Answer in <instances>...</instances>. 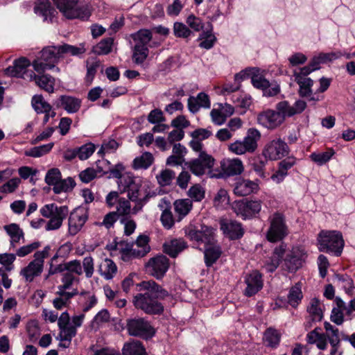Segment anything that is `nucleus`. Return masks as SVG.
I'll list each match as a JSON object with an SVG mask.
<instances>
[{
    "label": "nucleus",
    "mask_w": 355,
    "mask_h": 355,
    "mask_svg": "<svg viewBox=\"0 0 355 355\" xmlns=\"http://www.w3.org/2000/svg\"><path fill=\"white\" fill-rule=\"evenodd\" d=\"M141 292L133 297L134 306L148 315H159L164 311L163 304L159 300L169 296L168 292L153 280L143 281L137 284Z\"/></svg>",
    "instance_id": "1"
},
{
    "label": "nucleus",
    "mask_w": 355,
    "mask_h": 355,
    "mask_svg": "<svg viewBox=\"0 0 355 355\" xmlns=\"http://www.w3.org/2000/svg\"><path fill=\"white\" fill-rule=\"evenodd\" d=\"M119 187L121 192L127 191L128 199L135 203L132 208L133 214L141 210L149 198L155 196V193H151L147 187L142 185L140 179L130 175L121 178Z\"/></svg>",
    "instance_id": "2"
},
{
    "label": "nucleus",
    "mask_w": 355,
    "mask_h": 355,
    "mask_svg": "<svg viewBox=\"0 0 355 355\" xmlns=\"http://www.w3.org/2000/svg\"><path fill=\"white\" fill-rule=\"evenodd\" d=\"M318 249L320 252H332L340 256L344 247L342 234L336 230H322L318 236Z\"/></svg>",
    "instance_id": "3"
},
{
    "label": "nucleus",
    "mask_w": 355,
    "mask_h": 355,
    "mask_svg": "<svg viewBox=\"0 0 355 355\" xmlns=\"http://www.w3.org/2000/svg\"><path fill=\"white\" fill-rule=\"evenodd\" d=\"M40 212L43 217L49 218L46 221L45 230L53 231L61 227L63 220L68 215L69 209L67 206H58L55 203H50L44 205Z\"/></svg>",
    "instance_id": "4"
},
{
    "label": "nucleus",
    "mask_w": 355,
    "mask_h": 355,
    "mask_svg": "<svg viewBox=\"0 0 355 355\" xmlns=\"http://www.w3.org/2000/svg\"><path fill=\"white\" fill-rule=\"evenodd\" d=\"M261 139L260 132L255 128L248 129L243 140H236L231 143L228 149L234 154L241 155L254 153L258 147V141Z\"/></svg>",
    "instance_id": "5"
},
{
    "label": "nucleus",
    "mask_w": 355,
    "mask_h": 355,
    "mask_svg": "<svg viewBox=\"0 0 355 355\" xmlns=\"http://www.w3.org/2000/svg\"><path fill=\"white\" fill-rule=\"evenodd\" d=\"M50 250L51 247L46 245L42 250L35 252L34 259L21 270L20 275L26 282H31L35 277L41 275L44 269V259L49 256Z\"/></svg>",
    "instance_id": "6"
},
{
    "label": "nucleus",
    "mask_w": 355,
    "mask_h": 355,
    "mask_svg": "<svg viewBox=\"0 0 355 355\" xmlns=\"http://www.w3.org/2000/svg\"><path fill=\"white\" fill-rule=\"evenodd\" d=\"M40 53V57L32 63L35 71L38 73H44L46 69H53L62 57L60 46L45 47Z\"/></svg>",
    "instance_id": "7"
},
{
    "label": "nucleus",
    "mask_w": 355,
    "mask_h": 355,
    "mask_svg": "<svg viewBox=\"0 0 355 355\" xmlns=\"http://www.w3.org/2000/svg\"><path fill=\"white\" fill-rule=\"evenodd\" d=\"M60 12L67 19H87L90 12L86 6H80L78 0H53Z\"/></svg>",
    "instance_id": "8"
},
{
    "label": "nucleus",
    "mask_w": 355,
    "mask_h": 355,
    "mask_svg": "<svg viewBox=\"0 0 355 355\" xmlns=\"http://www.w3.org/2000/svg\"><path fill=\"white\" fill-rule=\"evenodd\" d=\"M270 227L266 233L267 239L270 242H277L282 240L288 234V227L284 216L278 211L269 218Z\"/></svg>",
    "instance_id": "9"
},
{
    "label": "nucleus",
    "mask_w": 355,
    "mask_h": 355,
    "mask_svg": "<svg viewBox=\"0 0 355 355\" xmlns=\"http://www.w3.org/2000/svg\"><path fill=\"white\" fill-rule=\"evenodd\" d=\"M126 329L130 336L145 340L151 338L155 334V329L144 318L128 319Z\"/></svg>",
    "instance_id": "10"
},
{
    "label": "nucleus",
    "mask_w": 355,
    "mask_h": 355,
    "mask_svg": "<svg viewBox=\"0 0 355 355\" xmlns=\"http://www.w3.org/2000/svg\"><path fill=\"white\" fill-rule=\"evenodd\" d=\"M186 236L196 243L198 248L205 245L215 239L214 230L209 226L200 225V227L193 225H189L184 230Z\"/></svg>",
    "instance_id": "11"
},
{
    "label": "nucleus",
    "mask_w": 355,
    "mask_h": 355,
    "mask_svg": "<svg viewBox=\"0 0 355 355\" xmlns=\"http://www.w3.org/2000/svg\"><path fill=\"white\" fill-rule=\"evenodd\" d=\"M45 182L48 185L53 187V190L55 193L67 192L72 190L76 186V182L71 178L62 180L60 171L57 168H51L47 171Z\"/></svg>",
    "instance_id": "12"
},
{
    "label": "nucleus",
    "mask_w": 355,
    "mask_h": 355,
    "mask_svg": "<svg viewBox=\"0 0 355 355\" xmlns=\"http://www.w3.org/2000/svg\"><path fill=\"white\" fill-rule=\"evenodd\" d=\"M261 203L262 202L259 200H249L244 198L233 202L232 208L238 216L246 220L254 217L260 212Z\"/></svg>",
    "instance_id": "13"
},
{
    "label": "nucleus",
    "mask_w": 355,
    "mask_h": 355,
    "mask_svg": "<svg viewBox=\"0 0 355 355\" xmlns=\"http://www.w3.org/2000/svg\"><path fill=\"white\" fill-rule=\"evenodd\" d=\"M290 148L286 142L281 138H275L266 144L262 155L266 159L276 161L288 156Z\"/></svg>",
    "instance_id": "14"
},
{
    "label": "nucleus",
    "mask_w": 355,
    "mask_h": 355,
    "mask_svg": "<svg viewBox=\"0 0 355 355\" xmlns=\"http://www.w3.org/2000/svg\"><path fill=\"white\" fill-rule=\"evenodd\" d=\"M214 164V159L205 152H200L197 158L185 162V166L197 176L204 175L207 171H210Z\"/></svg>",
    "instance_id": "15"
},
{
    "label": "nucleus",
    "mask_w": 355,
    "mask_h": 355,
    "mask_svg": "<svg viewBox=\"0 0 355 355\" xmlns=\"http://www.w3.org/2000/svg\"><path fill=\"white\" fill-rule=\"evenodd\" d=\"M150 251L148 245V237L145 235L138 236L135 243L131 248H125L121 249L122 259L124 261L128 260L130 258H139L144 257Z\"/></svg>",
    "instance_id": "16"
},
{
    "label": "nucleus",
    "mask_w": 355,
    "mask_h": 355,
    "mask_svg": "<svg viewBox=\"0 0 355 355\" xmlns=\"http://www.w3.org/2000/svg\"><path fill=\"white\" fill-rule=\"evenodd\" d=\"M88 210L84 207H78L71 212L68 219L69 233L74 236L83 228L88 219Z\"/></svg>",
    "instance_id": "17"
},
{
    "label": "nucleus",
    "mask_w": 355,
    "mask_h": 355,
    "mask_svg": "<svg viewBox=\"0 0 355 355\" xmlns=\"http://www.w3.org/2000/svg\"><path fill=\"white\" fill-rule=\"evenodd\" d=\"M306 107V103L302 100H297L293 104L288 101H282L277 103L275 106L278 113L283 117L284 121L287 117L289 118L301 114Z\"/></svg>",
    "instance_id": "18"
},
{
    "label": "nucleus",
    "mask_w": 355,
    "mask_h": 355,
    "mask_svg": "<svg viewBox=\"0 0 355 355\" xmlns=\"http://www.w3.org/2000/svg\"><path fill=\"white\" fill-rule=\"evenodd\" d=\"M168 267V259L164 255L153 257L146 264L148 271L157 279L163 277Z\"/></svg>",
    "instance_id": "19"
},
{
    "label": "nucleus",
    "mask_w": 355,
    "mask_h": 355,
    "mask_svg": "<svg viewBox=\"0 0 355 355\" xmlns=\"http://www.w3.org/2000/svg\"><path fill=\"white\" fill-rule=\"evenodd\" d=\"M259 124L268 129H275L284 121L277 110H267L260 113L257 116Z\"/></svg>",
    "instance_id": "20"
},
{
    "label": "nucleus",
    "mask_w": 355,
    "mask_h": 355,
    "mask_svg": "<svg viewBox=\"0 0 355 355\" xmlns=\"http://www.w3.org/2000/svg\"><path fill=\"white\" fill-rule=\"evenodd\" d=\"M30 65V61L27 58L22 57L16 60L14 62L13 66L6 68L5 69V73L6 75L10 76L21 78L29 80V76L28 74L31 71L27 70V67Z\"/></svg>",
    "instance_id": "21"
},
{
    "label": "nucleus",
    "mask_w": 355,
    "mask_h": 355,
    "mask_svg": "<svg viewBox=\"0 0 355 355\" xmlns=\"http://www.w3.org/2000/svg\"><path fill=\"white\" fill-rule=\"evenodd\" d=\"M58 324L60 330L57 337L58 340L69 341L76 335L74 327H69L70 317L67 311L63 312L59 318L58 317Z\"/></svg>",
    "instance_id": "22"
},
{
    "label": "nucleus",
    "mask_w": 355,
    "mask_h": 355,
    "mask_svg": "<svg viewBox=\"0 0 355 355\" xmlns=\"http://www.w3.org/2000/svg\"><path fill=\"white\" fill-rule=\"evenodd\" d=\"M220 225L223 234L232 240L239 239L243 236L242 225L236 220H222Z\"/></svg>",
    "instance_id": "23"
},
{
    "label": "nucleus",
    "mask_w": 355,
    "mask_h": 355,
    "mask_svg": "<svg viewBox=\"0 0 355 355\" xmlns=\"http://www.w3.org/2000/svg\"><path fill=\"white\" fill-rule=\"evenodd\" d=\"M245 282L247 285L245 289V295L248 297L255 295L263 287L262 276L257 270H254L246 275Z\"/></svg>",
    "instance_id": "24"
},
{
    "label": "nucleus",
    "mask_w": 355,
    "mask_h": 355,
    "mask_svg": "<svg viewBox=\"0 0 355 355\" xmlns=\"http://www.w3.org/2000/svg\"><path fill=\"white\" fill-rule=\"evenodd\" d=\"M278 163L277 171L272 175L271 179L276 183L282 182L288 175V171L297 164V158L294 156H286Z\"/></svg>",
    "instance_id": "25"
},
{
    "label": "nucleus",
    "mask_w": 355,
    "mask_h": 355,
    "mask_svg": "<svg viewBox=\"0 0 355 355\" xmlns=\"http://www.w3.org/2000/svg\"><path fill=\"white\" fill-rule=\"evenodd\" d=\"M57 107L66 110L69 114L77 112L81 106V100L68 95L60 96L54 103Z\"/></svg>",
    "instance_id": "26"
},
{
    "label": "nucleus",
    "mask_w": 355,
    "mask_h": 355,
    "mask_svg": "<svg viewBox=\"0 0 355 355\" xmlns=\"http://www.w3.org/2000/svg\"><path fill=\"white\" fill-rule=\"evenodd\" d=\"M29 80H34L35 84L41 89L48 93L54 92L55 78L49 74L40 73L36 75L33 71H31L28 74Z\"/></svg>",
    "instance_id": "27"
},
{
    "label": "nucleus",
    "mask_w": 355,
    "mask_h": 355,
    "mask_svg": "<svg viewBox=\"0 0 355 355\" xmlns=\"http://www.w3.org/2000/svg\"><path fill=\"white\" fill-rule=\"evenodd\" d=\"M205 263L207 267L211 266L219 259L222 250L216 239L204 245Z\"/></svg>",
    "instance_id": "28"
},
{
    "label": "nucleus",
    "mask_w": 355,
    "mask_h": 355,
    "mask_svg": "<svg viewBox=\"0 0 355 355\" xmlns=\"http://www.w3.org/2000/svg\"><path fill=\"white\" fill-rule=\"evenodd\" d=\"M234 193L238 196L251 194L258 189V184L249 180L239 179L233 185Z\"/></svg>",
    "instance_id": "29"
},
{
    "label": "nucleus",
    "mask_w": 355,
    "mask_h": 355,
    "mask_svg": "<svg viewBox=\"0 0 355 355\" xmlns=\"http://www.w3.org/2000/svg\"><path fill=\"white\" fill-rule=\"evenodd\" d=\"M188 247L183 239H173L166 241L163 245L164 251L170 257L175 258Z\"/></svg>",
    "instance_id": "30"
},
{
    "label": "nucleus",
    "mask_w": 355,
    "mask_h": 355,
    "mask_svg": "<svg viewBox=\"0 0 355 355\" xmlns=\"http://www.w3.org/2000/svg\"><path fill=\"white\" fill-rule=\"evenodd\" d=\"M221 169L224 175L232 176L241 174L244 168L241 160L239 158H234L222 162Z\"/></svg>",
    "instance_id": "31"
},
{
    "label": "nucleus",
    "mask_w": 355,
    "mask_h": 355,
    "mask_svg": "<svg viewBox=\"0 0 355 355\" xmlns=\"http://www.w3.org/2000/svg\"><path fill=\"white\" fill-rule=\"evenodd\" d=\"M4 230L10 236V248L15 249L21 239H24V233L19 225L11 223L3 227Z\"/></svg>",
    "instance_id": "32"
},
{
    "label": "nucleus",
    "mask_w": 355,
    "mask_h": 355,
    "mask_svg": "<svg viewBox=\"0 0 355 355\" xmlns=\"http://www.w3.org/2000/svg\"><path fill=\"white\" fill-rule=\"evenodd\" d=\"M78 293L76 288H73L71 291H62L58 289L55 293L57 297L53 300V306L58 310L68 306L71 299Z\"/></svg>",
    "instance_id": "33"
},
{
    "label": "nucleus",
    "mask_w": 355,
    "mask_h": 355,
    "mask_svg": "<svg viewBox=\"0 0 355 355\" xmlns=\"http://www.w3.org/2000/svg\"><path fill=\"white\" fill-rule=\"evenodd\" d=\"M34 10L37 15L42 16L44 21L49 19L51 21L56 12L49 0H37Z\"/></svg>",
    "instance_id": "34"
},
{
    "label": "nucleus",
    "mask_w": 355,
    "mask_h": 355,
    "mask_svg": "<svg viewBox=\"0 0 355 355\" xmlns=\"http://www.w3.org/2000/svg\"><path fill=\"white\" fill-rule=\"evenodd\" d=\"M324 328L325 332L322 333V335L324 336L323 340L326 345V349L327 348V342H329L330 345H334L340 344V333L338 328L334 327L328 322H324Z\"/></svg>",
    "instance_id": "35"
},
{
    "label": "nucleus",
    "mask_w": 355,
    "mask_h": 355,
    "mask_svg": "<svg viewBox=\"0 0 355 355\" xmlns=\"http://www.w3.org/2000/svg\"><path fill=\"white\" fill-rule=\"evenodd\" d=\"M158 206L163 210L160 218L163 226L168 230L171 229L174 225V220L171 211L168 209L170 202L164 198L160 200Z\"/></svg>",
    "instance_id": "36"
},
{
    "label": "nucleus",
    "mask_w": 355,
    "mask_h": 355,
    "mask_svg": "<svg viewBox=\"0 0 355 355\" xmlns=\"http://www.w3.org/2000/svg\"><path fill=\"white\" fill-rule=\"evenodd\" d=\"M281 334L275 328L268 327L263 334V341L266 346L276 348L279 345Z\"/></svg>",
    "instance_id": "37"
},
{
    "label": "nucleus",
    "mask_w": 355,
    "mask_h": 355,
    "mask_svg": "<svg viewBox=\"0 0 355 355\" xmlns=\"http://www.w3.org/2000/svg\"><path fill=\"white\" fill-rule=\"evenodd\" d=\"M122 355H146V352L142 343L136 340L124 344Z\"/></svg>",
    "instance_id": "38"
},
{
    "label": "nucleus",
    "mask_w": 355,
    "mask_h": 355,
    "mask_svg": "<svg viewBox=\"0 0 355 355\" xmlns=\"http://www.w3.org/2000/svg\"><path fill=\"white\" fill-rule=\"evenodd\" d=\"M343 55V53L340 51L330 53H320L318 55H315L312 60L313 65L317 66L320 69L321 64H326L332 62Z\"/></svg>",
    "instance_id": "39"
},
{
    "label": "nucleus",
    "mask_w": 355,
    "mask_h": 355,
    "mask_svg": "<svg viewBox=\"0 0 355 355\" xmlns=\"http://www.w3.org/2000/svg\"><path fill=\"white\" fill-rule=\"evenodd\" d=\"M334 283L345 289L349 295H353L355 291V287L352 279L347 275L337 274L334 277Z\"/></svg>",
    "instance_id": "40"
},
{
    "label": "nucleus",
    "mask_w": 355,
    "mask_h": 355,
    "mask_svg": "<svg viewBox=\"0 0 355 355\" xmlns=\"http://www.w3.org/2000/svg\"><path fill=\"white\" fill-rule=\"evenodd\" d=\"M295 80L299 85V94L301 96L308 97L311 94V87L313 84V80L310 78L304 77V76H297Z\"/></svg>",
    "instance_id": "41"
},
{
    "label": "nucleus",
    "mask_w": 355,
    "mask_h": 355,
    "mask_svg": "<svg viewBox=\"0 0 355 355\" xmlns=\"http://www.w3.org/2000/svg\"><path fill=\"white\" fill-rule=\"evenodd\" d=\"M153 155L149 152H145L141 156L134 159L132 167L135 170L146 169L153 164Z\"/></svg>",
    "instance_id": "42"
},
{
    "label": "nucleus",
    "mask_w": 355,
    "mask_h": 355,
    "mask_svg": "<svg viewBox=\"0 0 355 355\" xmlns=\"http://www.w3.org/2000/svg\"><path fill=\"white\" fill-rule=\"evenodd\" d=\"M98 270L102 276L106 279H111L116 274L117 267L110 259H105L99 266Z\"/></svg>",
    "instance_id": "43"
},
{
    "label": "nucleus",
    "mask_w": 355,
    "mask_h": 355,
    "mask_svg": "<svg viewBox=\"0 0 355 355\" xmlns=\"http://www.w3.org/2000/svg\"><path fill=\"white\" fill-rule=\"evenodd\" d=\"M135 45L147 46L152 39V33L148 29H141L131 34Z\"/></svg>",
    "instance_id": "44"
},
{
    "label": "nucleus",
    "mask_w": 355,
    "mask_h": 355,
    "mask_svg": "<svg viewBox=\"0 0 355 355\" xmlns=\"http://www.w3.org/2000/svg\"><path fill=\"white\" fill-rule=\"evenodd\" d=\"M307 311L311 317L313 322H319L323 318L320 301L317 298L311 300L309 305L307 306Z\"/></svg>",
    "instance_id": "45"
},
{
    "label": "nucleus",
    "mask_w": 355,
    "mask_h": 355,
    "mask_svg": "<svg viewBox=\"0 0 355 355\" xmlns=\"http://www.w3.org/2000/svg\"><path fill=\"white\" fill-rule=\"evenodd\" d=\"M31 105L37 114H43L52 109L51 105L48 103L42 95H35L31 100Z\"/></svg>",
    "instance_id": "46"
},
{
    "label": "nucleus",
    "mask_w": 355,
    "mask_h": 355,
    "mask_svg": "<svg viewBox=\"0 0 355 355\" xmlns=\"http://www.w3.org/2000/svg\"><path fill=\"white\" fill-rule=\"evenodd\" d=\"M61 55L67 53L72 56H80L86 51L84 43L79 44L78 46H73L68 44H64L60 46Z\"/></svg>",
    "instance_id": "47"
},
{
    "label": "nucleus",
    "mask_w": 355,
    "mask_h": 355,
    "mask_svg": "<svg viewBox=\"0 0 355 355\" xmlns=\"http://www.w3.org/2000/svg\"><path fill=\"white\" fill-rule=\"evenodd\" d=\"M192 208V202L189 199L177 200L174 202L175 211L180 216V220L187 215Z\"/></svg>",
    "instance_id": "48"
},
{
    "label": "nucleus",
    "mask_w": 355,
    "mask_h": 355,
    "mask_svg": "<svg viewBox=\"0 0 355 355\" xmlns=\"http://www.w3.org/2000/svg\"><path fill=\"white\" fill-rule=\"evenodd\" d=\"M318 328H315L306 335V340L309 344H316L318 349H326V345L324 342V336L318 332Z\"/></svg>",
    "instance_id": "49"
},
{
    "label": "nucleus",
    "mask_w": 355,
    "mask_h": 355,
    "mask_svg": "<svg viewBox=\"0 0 355 355\" xmlns=\"http://www.w3.org/2000/svg\"><path fill=\"white\" fill-rule=\"evenodd\" d=\"M54 146V143L51 142L47 144L41 145L31 148L25 151V155L32 157H40L50 152Z\"/></svg>",
    "instance_id": "50"
},
{
    "label": "nucleus",
    "mask_w": 355,
    "mask_h": 355,
    "mask_svg": "<svg viewBox=\"0 0 355 355\" xmlns=\"http://www.w3.org/2000/svg\"><path fill=\"white\" fill-rule=\"evenodd\" d=\"M148 48L147 46L135 45L132 52V60L137 64L144 63L148 55Z\"/></svg>",
    "instance_id": "51"
},
{
    "label": "nucleus",
    "mask_w": 355,
    "mask_h": 355,
    "mask_svg": "<svg viewBox=\"0 0 355 355\" xmlns=\"http://www.w3.org/2000/svg\"><path fill=\"white\" fill-rule=\"evenodd\" d=\"M334 155V150L333 149H329L325 152L313 153L310 155L309 157L311 161L319 166H322L329 161Z\"/></svg>",
    "instance_id": "52"
},
{
    "label": "nucleus",
    "mask_w": 355,
    "mask_h": 355,
    "mask_svg": "<svg viewBox=\"0 0 355 355\" xmlns=\"http://www.w3.org/2000/svg\"><path fill=\"white\" fill-rule=\"evenodd\" d=\"M302 298V293L301 291V286L299 284H296L290 289V291L288 293V303L293 307H296L298 305V304L301 302Z\"/></svg>",
    "instance_id": "53"
},
{
    "label": "nucleus",
    "mask_w": 355,
    "mask_h": 355,
    "mask_svg": "<svg viewBox=\"0 0 355 355\" xmlns=\"http://www.w3.org/2000/svg\"><path fill=\"white\" fill-rule=\"evenodd\" d=\"M175 177V173L173 171L164 169L162 170L159 175H157L156 178L158 184L161 187H166L171 184Z\"/></svg>",
    "instance_id": "54"
},
{
    "label": "nucleus",
    "mask_w": 355,
    "mask_h": 355,
    "mask_svg": "<svg viewBox=\"0 0 355 355\" xmlns=\"http://www.w3.org/2000/svg\"><path fill=\"white\" fill-rule=\"evenodd\" d=\"M119 216L114 211H110L103 217V220L96 221L94 225L97 227H104L107 230H110L113 227L115 223L118 220Z\"/></svg>",
    "instance_id": "55"
},
{
    "label": "nucleus",
    "mask_w": 355,
    "mask_h": 355,
    "mask_svg": "<svg viewBox=\"0 0 355 355\" xmlns=\"http://www.w3.org/2000/svg\"><path fill=\"white\" fill-rule=\"evenodd\" d=\"M284 265L290 272H293L302 266V259L298 256L291 254L285 259Z\"/></svg>",
    "instance_id": "56"
},
{
    "label": "nucleus",
    "mask_w": 355,
    "mask_h": 355,
    "mask_svg": "<svg viewBox=\"0 0 355 355\" xmlns=\"http://www.w3.org/2000/svg\"><path fill=\"white\" fill-rule=\"evenodd\" d=\"M115 212L118 216H128L131 213H133L132 209L131 208L130 200L121 198L117 204Z\"/></svg>",
    "instance_id": "57"
},
{
    "label": "nucleus",
    "mask_w": 355,
    "mask_h": 355,
    "mask_svg": "<svg viewBox=\"0 0 355 355\" xmlns=\"http://www.w3.org/2000/svg\"><path fill=\"white\" fill-rule=\"evenodd\" d=\"M113 39L107 37L102 40L96 46L95 52L98 55H107L110 53L112 49Z\"/></svg>",
    "instance_id": "58"
},
{
    "label": "nucleus",
    "mask_w": 355,
    "mask_h": 355,
    "mask_svg": "<svg viewBox=\"0 0 355 355\" xmlns=\"http://www.w3.org/2000/svg\"><path fill=\"white\" fill-rule=\"evenodd\" d=\"M41 246V243L40 241H34L30 244L23 245L16 250V255L19 257H24L35 250L39 248Z\"/></svg>",
    "instance_id": "59"
},
{
    "label": "nucleus",
    "mask_w": 355,
    "mask_h": 355,
    "mask_svg": "<svg viewBox=\"0 0 355 355\" xmlns=\"http://www.w3.org/2000/svg\"><path fill=\"white\" fill-rule=\"evenodd\" d=\"M199 40H202L199 44L200 47L210 49L214 46L216 37L209 32H203L200 34Z\"/></svg>",
    "instance_id": "60"
},
{
    "label": "nucleus",
    "mask_w": 355,
    "mask_h": 355,
    "mask_svg": "<svg viewBox=\"0 0 355 355\" xmlns=\"http://www.w3.org/2000/svg\"><path fill=\"white\" fill-rule=\"evenodd\" d=\"M75 281H78V279L73 274L64 272L61 279L62 284L58 286V289L62 291H67L71 288Z\"/></svg>",
    "instance_id": "61"
},
{
    "label": "nucleus",
    "mask_w": 355,
    "mask_h": 355,
    "mask_svg": "<svg viewBox=\"0 0 355 355\" xmlns=\"http://www.w3.org/2000/svg\"><path fill=\"white\" fill-rule=\"evenodd\" d=\"M173 33L177 37L187 38L192 32L182 22H175L173 24Z\"/></svg>",
    "instance_id": "62"
},
{
    "label": "nucleus",
    "mask_w": 355,
    "mask_h": 355,
    "mask_svg": "<svg viewBox=\"0 0 355 355\" xmlns=\"http://www.w3.org/2000/svg\"><path fill=\"white\" fill-rule=\"evenodd\" d=\"M187 193L189 198L196 202H200L205 198V191L199 184L192 186Z\"/></svg>",
    "instance_id": "63"
},
{
    "label": "nucleus",
    "mask_w": 355,
    "mask_h": 355,
    "mask_svg": "<svg viewBox=\"0 0 355 355\" xmlns=\"http://www.w3.org/2000/svg\"><path fill=\"white\" fill-rule=\"evenodd\" d=\"M81 265L85 277L87 278H91L94 272V259L91 256L85 257Z\"/></svg>",
    "instance_id": "64"
}]
</instances>
